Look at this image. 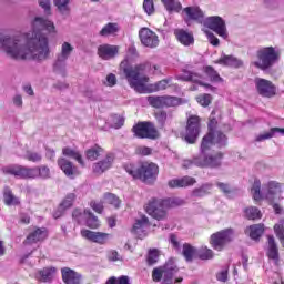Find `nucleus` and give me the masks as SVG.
Masks as SVG:
<instances>
[{
    "mask_svg": "<svg viewBox=\"0 0 284 284\" xmlns=\"http://www.w3.org/2000/svg\"><path fill=\"white\" fill-rule=\"evenodd\" d=\"M4 174L18 176V179H37V166L9 165L2 169Z\"/></svg>",
    "mask_w": 284,
    "mask_h": 284,
    "instance_id": "11",
    "label": "nucleus"
},
{
    "mask_svg": "<svg viewBox=\"0 0 284 284\" xmlns=\"http://www.w3.org/2000/svg\"><path fill=\"white\" fill-rule=\"evenodd\" d=\"M281 183L276 181H270L261 186V180H254L251 189V194L254 201H263L265 199L270 203L278 201L281 199Z\"/></svg>",
    "mask_w": 284,
    "mask_h": 284,
    "instance_id": "3",
    "label": "nucleus"
},
{
    "mask_svg": "<svg viewBox=\"0 0 284 284\" xmlns=\"http://www.w3.org/2000/svg\"><path fill=\"white\" fill-rule=\"evenodd\" d=\"M112 163H114V154L108 153L103 160L93 164V173L100 176V174H103V172L112 168Z\"/></svg>",
    "mask_w": 284,
    "mask_h": 284,
    "instance_id": "18",
    "label": "nucleus"
},
{
    "mask_svg": "<svg viewBox=\"0 0 284 284\" xmlns=\"http://www.w3.org/2000/svg\"><path fill=\"white\" fill-rule=\"evenodd\" d=\"M267 239H268L267 256L268 258L276 261L278 260V246L276 245V240H274L273 235H268Z\"/></svg>",
    "mask_w": 284,
    "mask_h": 284,
    "instance_id": "29",
    "label": "nucleus"
},
{
    "mask_svg": "<svg viewBox=\"0 0 284 284\" xmlns=\"http://www.w3.org/2000/svg\"><path fill=\"white\" fill-rule=\"evenodd\" d=\"M205 34L211 45H214L215 48L220 45L221 41L216 36H214V33H212V31H205Z\"/></svg>",
    "mask_w": 284,
    "mask_h": 284,
    "instance_id": "61",
    "label": "nucleus"
},
{
    "mask_svg": "<svg viewBox=\"0 0 284 284\" xmlns=\"http://www.w3.org/2000/svg\"><path fill=\"white\" fill-rule=\"evenodd\" d=\"M196 179L192 176H184L182 179H174L169 181V187H189V185H194Z\"/></svg>",
    "mask_w": 284,
    "mask_h": 284,
    "instance_id": "26",
    "label": "nucleus"
},
{
    "mask_svg": "<svg viewBox=\"0 0 284 284\" xmlns=\"http://www.w3.org/2000/svg\"><path fill=\"white\" fill-rule=\"evenodd\" d=\"M101 154H103V148H101L97 144L85 151V156H87L88 161H97V159H99V156H101Z\"/></svg>",
    "mask_w": 284,
    "mask_h": 284,
    "instance_id": "33",
    "label": "nucleus"
},
{
    "mask_svg": "<svg viewBox=\"0 0 284 284\" xmlns=\"http://www.w3.org/2000/svg\"><path fill=\"white\" fill-rule=\"evenodd\" d=\"M244 216L251 221H256V219H261V210L255 206H250L244 210Z\"/></svg>",
    "mask_w": 284,
    "mask_h": 284,
    "instance_id": "41",
    "label": "nucleus"
},
{
    "mask_svg": "<svg viewBox=\"0 0 284 284\" xmlns=\"http://www.w3.org/2000/svg\"><path fill=\"white\" fill-rule=\"evenodd\" d=\"M201 79H203V75L191 71V83H197L199 85H202L203 88H211V90H214V87L202 82Z\"/></svg>",
    "mask_w": 284,
    "mask_h": 284,
    "instance_id": "51",
    "label": "nucleus"
},
{
    "mask_svg": "<svg viewBox=\"0 0 284 284\" xmlns=\"http://www.w3.org/2000/svg\"><path fill=\"white\" fill-rule=\"evenodd\" d=\"M204 26L216 32L222 39H227V27L225 20L219 16L209 17L204 20Z\"/></svg>",
    "mask_w": 284,
    "mask_h": 284,
    "instance_id": "13",
    "label": "nucleus"
},
{
    "mask_svg": "<svg viewBox=\"0 0 284 284\" xmlns=\"http://www.w3.org/2000/svg\"><path fill=\"white\" fill-rule=\"evenodd\" d=\"M62 154L63 156L74 159L75 161H78V163H80V165H85V163L83 162V156L79 154V151H74L71 148H64L62 149Z\"/></svg>",
    "mask_w": 284,
    "mask_h": 284,
    "instance_id": "37",
    "label": "nucleus"
},
{
    "mask_svg": "<svg viewBox=\"0 0 284 284\" xmlns=\"http://www.w3.org/2000/svg\"><path fill=\"white\" fill-rule=\"evenodd\" d=\"M201 134V118L199 115H190L186 122L184 141L190 144L196 143V139Z\"/></svg>",
    "mask_w": 284,
    "mask_h": 284,
    "instance_id": "8",
    "label": "nucleus"
},
{
    "mask_svg": "<svg viewBox=\"0 0 284 284\" xmlns=\"http://www.w3.org/2000/svg\"><path fill=\"white\" fill-rule=\"evenodd\" d=\"M74 199H77V195L74 193H70L65 196L63 202L60 204L64 210H68V207H72V203H74Z\"/></svg>",
    "mask_w": 284,
    "mask_h": 284,
    "instance_id": "54",
    "label": "nucleus"
},
{
    "mask_svg": "<svg viewBox=\"0 0 284 284\" xmlns=\"http://www.w3.org/2000/svg\"><path fill=\"white\" fill-rule=\"evenodd\" d=\"M166 201V205H171V207H179V205H184L185 201L179 197H173L171 200H164Z\"/></svg>",
    "mask_w": 284,
    "mask_h": 284,
    "instance_id": "63",
    "label": "nucleus"
},
{
    "mask_svg": "<svg viewBox=\"0 0 284 284\" xmlns=\"http://www.w3.org/2000/svg\"><path fill=\"white\" fill-rule=\"evenodd\" d=\"M212 139L217 148H225L227 145V136L221 131L212 132Z\"/></svg>",
    "mask_w": 284,
    "mask_h": 284,
    "instance_id": "35",
    "label": "nucleus"
},
{
    "mask_svg": "<svg viewBox=\"0 0 284 284\" xmlns=\"http://www.w3.org/2000/svg\"><path fill=\"white\" fill-rule=\"evenodd\" d=\"M81 236L90 241L91 243H98V245H105L110 241V233L94 232L88 229L81 231Z\"/></svg>",
    "mask_w": 284,
    "mask_h": 284,
    "instance_id": "17",
    "label": "nucleus"
},
{
    "mask_svg": "<svg viewBox=\"0 0 284 284\" xmlns=\"http://www.w3.org/2000/svg\"><path fill=\"white\" fill-rule=\"evenodd\" d=\"M87 216L88 214H85V211L82 213L79 209H75L72 213V219L75 220L80 225L83 223V221H85Z\"/></svg>",
    "mask_w": 284,
    "mask_h": 284,
    "instance_id": "55",
    "label": "nucleus"
},
{
    "mask_svg": "<svg viewBox=\"0 0 284 284\" xmlns=\"http://www.w3.org/2000/svg\"><path fill=\"white\" fill-rule=\"evenodd\" d=\"M165 205H168V201L165 200H153L146 205V214L155 219V221H165L168 219Z\"/></svg>",
    "mask_w": 284,
    "mask_h": 284,
    "instance_id": "10",
    "label": "nucleus"
},
{
    "mask_svg": "<svg viewBox=\"0 0 284 284\" xmlns=\"http://www.w3.org/2000/svg\"><path fill=\"white\" fill-rule=\"evenodd\" d=\"M110 128H114V130H119L123 128V124L125 123V120L121 115H111L109 119Z\"/></svg>",
    "mask_w": 284,
    "mask_h": 284,
    "instance_id": "44",
    "label": "nucleus"
},
{
    "mask_svg": "<svg viewBox=\"0 0 284 284\" xmlns=\"http://www.w3.org/2000/svg\"><path fill=\"white\" fill-rule=\"evenodd\" d=\"M192 165H195L196 168H210V165H214V163L210 161V158H201L200 155L193 156V159L183 160L182 162V168H184V170L192 168Z\"/></svg>",
    "mask_w": 284,
    "mask_h": 284,
    "instance_id": "20",
    "label": "nucleus"
},
{
    "mask_svg": "<svg viewBox=\"0 0 284 284\" xmlns=\"http://www.w3.org/2000/svg\"><path fill=\"white\" fill-rule=\"evenodd\" d=\"M53 4L63 17L70 14V0H53Z\"/></svg>",
    "mask_w": 284,
    "mask_h": 284,
    "instance_id": "30",
    "label": "nucleus"
},
{
    "mask_svg": "<svg viewBox=\"0 0 284 284\" xmlns=\"http://www.w3.org/2000/svg\"><path fill=\"white\" fill-rule=\"evenodd\" d=\"M197 103H200V105H203V108H207V105L212 103V95L205 93L203 95L197 97Z\"/></svg>",
    "mask_w": 284,
    "mask_h": 284,
    "instance_id": "56",
    "label": "nucleus"
},
{
    "mask_svg": "<svg viewBox=\"0 0 284 284\" xmlns=\"http://www.w3.org/2000/svg\"><path fill=\"white\" fill-rule=\"evenodd\" d=\"M216 186L219 187V190H221V192H223V194H232V187L230 186V184L217 182Z\"/></svg>",
    "mask_w": 284,
    "mask_h": 284,
    "instance_id": "64",
    "label": "nucleus"
},
{
    "mask_svg": "<svg viewBox=\"0 0 284 284\" xmlns=\"http://www.w3.org/2000/svg\"><path fill=\"white\" fill-rule=\"evenodd\" d=\"M4 203L6 205H19V199L12 194V191L7 190L4 192Z\"/></svg>",
    "mask_w": 284,
    "mask_h": 284,
    "instance_id": "53",
    "label": "nucleus"
},
{
    "mask_svg": "<svg viewBox=\"0 0 284 284\" xmlns=\"http://www.w3.org/2000/svg\"><path fill=\"white\" fill-rule=\"evenodd\" d=\"M135 154H138V156H150V154H152V149L149 146H136Z\"/></svg>",
    "mask_w": 284,
    "mask_h": 284,
    "instance_id": "58",
    "label": "nucleus"
},
{
    "mask_svg": "<svg viewBox=\"0 0 284 284\" xmlns=\"http://www.w3.org/2000/svg\"><path fill=\"white\" fill-rule=\"evenodd\" d=\"M182 254L187 263L194 261V254H196V248L187 243L183 244Z\"/></svg>",
    "mask_w": 284,
    "mask_h": 284,
    "instance_id": "38",
    "label": "nucleus"
},
{
    "mask_svg": "<svg viewBox=\"0 0 284 284\" xmlns=\"http://www.w3.org/2000/svg\"><path fill=\"white\" fill-rule=\"evenodd\" d=\"M39 6L44 10V14H52V4L50 3V0H39Z\"/></svg>",
    "mask_w": 284,
    "mask_h": 284,
    "instance_id": "57",
    "label": "nucleus"
},
{
    "mask_svg": "<svg viewBox=\"0 0 284 284\" xmlns=\"http://www.w3.org/2000/svg\"><path fill=\"white\" fill-rule=\"evenodd\" d=\"M146 263L148 265H156L159 263V250L152 248L149 251Z\"/></svg>",
    "mask_w": 284,
    "mask_h": 284,
    "instance_id": "50",
    "label": "nucleus"
},
{
    "mask_svg": "<svg viewBox=\"0 0 284 284\" xmlns=\"http://www.w3.org/2000/svg\"><path fill=\"white\" fill-rule=\"evenodd\" d=\"M37 179H50V168L48 165L36 166Z\"/></svg>",
    "mask_w": 284,
    "mask_h": 284,
    "instance_id": "52",
    "label": "nucleus"
},
{
    "mask_svg": "<svg viewBox=\"0 0 284 284\" xmlns=\"http://www.w3.org/2000/svg\"><path fill=\"white\" fill-rule=\"evenodd\" d=\"M178 81H192V71H187V69L182 70V74L176 75Z\"/></svg>",
    "mask_w": 284,
    "mask_h": 284,
    "instance_id": "59",
    "label": "nucleus"
},
{
    "mask_svg": "<svg viewBox=\"0 0 284 284\" xmlns=\"http://www.w3.org/2000/svg\"><path fill=\"white\" fill-rule=\"evenodd\" d=\"M276 133L284 135V129L272 128L270 130V132H264V133H261L260 135H257L255 138V141H257V143H261L262 141H267V139H272L274 136V134H276Z\"/></svg>",
    "mask_w": 284,
    "mask_h": 284,
    "instance_id": "31",
    "label": "nucleus"
},
{
    "mask_svg": "<svg viewBox=\"0 0 284 284\" xmlns=\"http://www.w3.org/2000/svg\"><path fill=\"white\" fill-rule=\"evenodd\" d=\"M120 70H122L130 88L140 94L165 90L168 85L172 83V79H164L154 84H151L149 90L146 83L150 81V78L143 73L145 72V64H136L135 67H130L128 64V60H124L120 64Z\"/></svg>",
    "mask_w": 284,
    "mask_h": 284,
    "instance_id": "2",
    "label": "nucleus"
},
{
    "mask_svg": "<svg viewBox=\"0 0 284 284\" xmlns=\"http://www.w3.org/2000/svg\"><path fill=\"white\" fill-rule=\"evenodd\" d=\"M162 3L168 12H181V9L183 8L181 2H178L176 0H162Z\"/></svg>",
    "mask_w": 284,
    "mask_h": 284,
    "instance_id": "40",
    "label": "nucleus"
},
{
    "mask_svg": "<svg viewBox=\"0 0 284 284\" xmlns=\"http://www.w3.org/2000/svg\"><path fill=\"white\" fill-rule=\"evenodd\" d=\"M255 88L260 97H265L266 99H272L276 95V87L272 81L265 80L263 78L255 79Z\"/></svg>",
    "mask_w": 284,
    "mask_h": 284,
    "instance_id": "15",
    "label": "nucleus"
},
{
    "mask_svg": "<svg viewBox=\"0 0 284 284\" xmlns=\"http://www.w3.org/2000/svg\"><path fill=\"white\" fill-rule=\"evenodd\" d=\"M181 105V99L172 95H164V108H176Z\"/></svg>",
    "mask_w": 284,
    "mask_h": 284,
    "instance_id": "49",
    "label": "nucleus"
},
{
    "mask_svg": "<svg viewBox=\"0 0 284 284\" xmlns=\"http://www.w3.org/2000/svg\"><path fill=\"white\" fill-rule=\"evenodd\" d=\"M155 119L160 125H165V121H168V113L165 111L156 112Z\"/></svg>",
    "mask_w": 284,
    "mask_h": 284,
    "instance_id": "62",
    "label": "nucleus"
},
{
    "mask_svg": "<svg viewBox=\"0 0 284 284\" xmlns=\"http://www.w3.org/2000/svg\"><path fill=\"white\" fill-rule=\"evenodd\" d=\"M74 51V47L70 42H63L61 47V52L58 54L57 61L53 65L54 72L63 73L65 72V61L70 59V54Z\"/></svg>",
    "mask_w": 284,
    "mask_h": 284,
    "instance_id": "14",
    "label": "nucleus"
},
{
    "mask_svg": "<svg viewBox=\"0 0 284 284\" xmlns=\"http://www.w3.org/2000/svg\"><path fill=\"white\" fill-rule=\"evenodd\" d=\"M176 274H179V266L174 258H170L164 265L153 268L152 281L161 284L183 283V277L174 278Z\"/></svg>",
    "mask_w": 284,
    "mask_h": 284,
    "instance_id": "4",
    "label": "nucleus"
},
{
    "mask_svg": "<svg viewBox=\"0 0 284 284\" xmlns=\"http://www.w3.org/2000/svg\"><path fill=\"white\" fill-rule=\"evenodd\" d=\"M84 214H87V227H90L91 230H97L98 227L101 226L99 217L91 213L90 210H84Z\"/></svg>",
    "mask_w": 284,
    "mask_h": 284,
    "instance_id": "32",
    "label": "nucleus"
},
{
    "mask_svg": "<svg viewBox=\"0 0 284 284\" xmlns=\"http://www.w3.org/2000/svg\"><path fill=\"white\" fill-rule=\"evenodd\" d=\"M57 272V268L54 267H47L41 271H39L37 278L41 283H50L52 281V277L54 276V273Z\"/></svg>",
    "mask_w": 284,
    "mask_h": 284,
    "instance_id": "27",
    "label": "nucleus"
},
{
    "mask_svg": "<svg viewBox=\"0 0 284 284\" xmlns=\"http://www.w3.org/2000/svg\"><path fill=\"white\" fill-rule=\"evenodd\" d=\"M64 284H81L83 276L72 268L64 267L61 270Z\"/></svg>",
    "mask_w": 284,
    "mask_h": 284,
    "instance_id": "21",
    "label": "nucleus"
},
{
    "mask_svg": "<svg viewBox=\"0 0 284 284\" xmlns=\"http://www.w3.org/2000/svg\"><path fill=\"white\" fill-rule=\"evenodd\" d=\"M234 240V231L232 229H225L211 235V244L217 252L223 251L225 245L232 243Z\"/></svg>",
    "mask_w": 284,
    "mask_h": 284,
    "instance_id": "9",
    "label": "nucleus"
},
{
    "mask_svg": "<svg viewBox=\"0 0 284 284\" xmlns=\"http://www.w3.org/2000/svg\"><path fill=\"white\" fill-rule=\"evenodd\" d=\"M119 32V26L116 23L109 22L100 31V37H110V34H115Z\"/></svg>",
    "mask_w": 284,
    "mask_h": 284,
    "instance_id": "42",
    "label": "nucleus"
},
{
    "mask_svg": "<svg viewBox=\"0 0 284 284\" xmlns=\"http://www.w3.org/2000/svg\"><path fill=\"white\" fill-rule=\"evenodd\" d=\"M204 72L206 77H209L210 81H212L213 83H222L223 78H221L219 72L214 70L212 67H205Z\"/></svg>",
    "mask_w": 284,
    "mask_h": 284,
    "instance_id": "39",
    "label": "nucleus"
},
{
    "mask_svg": "<svg viewBox=\"0 0 284 284\" xmlns=\"http://www.w3.org/2000/svg\"><path fill=\"white\" fill-rule=\"evenodd\" d=\"M45 239H48V231L45 229H36L27 236L24 243L32 245V243H39L40 241H45Z\"/></svg>",
    "mask_w": 284,
    "mask_h": 284,
    "instance_id": "22",
    "label": "nucleus"
},
{
    "mask_svg": "<svg viewBox=\"0 0 284 284\" xmlns=\"http://www.w3.org/2000/svg\"><path fill=\"white\" fill-rule=\"evenodd\" d=\"M184 12L189 19H192L193 21H203L204 14L199 7H186L184 8Z\"/></svg>",
    "mask_w": 284,
    "mask_h": 284,
    "instance_id": "28",
    "label": "nucleus"
},
{
    "mask_svg": "<svg viewBox=\"0 0 284 284\" xmlns=\"http://www.w3.org/2000/svg\"><path fill=\"white\" fill-rule=\"evenodd\" d=\"M212 145L214 144V140L212 138V131H210L206 135L203 136L201 146H200V154L201 159H210L209 162L214 163V165H209V168H221L223 163V153L219 152L215 154H207L210 150H212Z\"/></svg>",
    "mask_w": 284,
    "mask_h": 284,
    "instance_id": "6",
    "label": "nucleus"
},
{
    "mask_svg": "<svg viewBox=\"0 0 284 284\" xmlns=\"http://www.w3.org/2000/svg\"><path fill=\"white\" fill-rule=\"evenodd\" d=\"M264 231L265 229L263 227V224H255L248 227L250 237L253 241H258V239H261V236L263 235Z\"/></svg>",
    "mask_w": 284,
    "mask_h": 284,
    "instance_id": "36",
    "label": "nucleus"
},
{
    "mask_svg": "<svg viewBox=\"0 0 284 284\" xmlns=\"http://www.w3.org/2000/svg\"><path fill=\"white\" fill-rule=\"evenodd\" d=\"M119 54V47L112 44H101L98 47V55L103 61H110V59H114Z\"/></svg>",
    "mask_w": 284,
    "mask_h": 284,
    "instance_id": "19",
    "label": "nucleus"
},
{
    "mask_svg": "<svg viewBox=\"0 0 284 284\" xmlns=\"http://www.w3.org/2000/svg\"><path fill=\"white\" fill-rule=\"evenodd\" d=\"M150 225V220L148 219V216L142 215L140 219H138L133 225V232L135 234H139L141 232H143V230H145V227H148Z\"/></svg>",
    "mask_w": 284,
    "mask_h": 284,
    "instance_id": "34",
    "label": "nucleus"
},
{
    "mask_svg": "<svg viewBox=\"0 0 284 284\" xmlns=\"http://www.w3.org/2000/svg\"><path fill=\"white\" fill-rule=\"evenodd\" d=\"M32 26L31 36L30 33H20L11 37L0 33V50L16 61H45L49 59L50 42L43 31L57 34L54 22L43 17H36Z\"/></svg>",
    "mask_w": 284,
    "mask_h": 284,
    "instance_id": "1",
    "label": "nucleus"
},
{
    "mask_svg": "<svg viewBox=\"0 0 284 284\" xmlns=\"http://www.w3.org/2000/svg\"><path fill=\"white\" fill-rule=\"evenodd\" d=\"M139 39L144 48H159V36L150 28L140 29Z\"/></svg>",
    "mask_w": 284,
    "mask_h": 284,
    "instance_id": "16",
    "label": "nucleus"
},
{
    "mask_svg": "<svg viewBox=\"0 0 284 284\" xmlns=\"http://www.w3.org/2000/svg\"><path fill=\"white\" fill-rule=\"evenodd\" d=\"M58 165L64 172L65 176H69L70 179H74V175L77 174V166L72 164L68 159L60 158L58 160Z\"/></svg>",
    "mask_w": 284,
    "mask_h": 284,
    "instance_id": "23",
    "label": "nucleus"
},
{
    "mask_svg": "<svg viewBox=\"0 0 284 284\" xmlns=\"http://www.w3.org/2000/svg\"><path fill=\"white\" fill-rule=\"evenodd\" d=\"M197 256L201 261H210L211 258H214V252L206 246H202L197 252Z\"/></svg>",
    "mask_w": 284,
    "mask_h": 284,
    "instance_id": "45",
    "label": "nucleus"
},
{
    "mask_svg": "<svg viewBox=\"0 0 284 284\" xmlns=\"http://www.w3.org/2000/svg\"><path fill=\"white\" fill-rule=\"evenodd\" d=\"M215 63L229 68H243V60H239V58H235L234 55H223Z\"/></svg>",
    "mask_w": 284,
    "mask_h": 284,
    "instance_id": "25",
    "label": "nucleus"
},
{
    "mask_svg": "<svg viewBox=\"0 0 284 284\" xmlns=\"http://www.w3.org/2000/svg\"><path fill=\"white\" fill-rule=\"evenodd\" d=\"M24 159L27 161H30L31 163H41V161L43 160V155H41V153L39 152L27 151Z\"/></svg>",
    "mask_w": 284,
    "mask_h": 284,
    "instance_id": "46",
    "label": "nucleus"
},
{
    "mask_svg": "<svg viewBox=\"0 0 284 284\" xmlns=\"http://www.w3.org/2000/svg\"><path fill=\"white\" fill-rule=\"evenodd\" d=\"M104 201L105 203H109V205H113L115 209L121 206V200H119V197L112 193H105Z\"/></svg>",
    "mask_w": 284,
    "mask_h": 284,
    "instance_id": "48",
    "label": "nucleus"
},
{
    "mask_svg": "<svg viewBox=\"0 0 284 284\" xmlns=\"http://www.w3.org/2000/svg\"><path fill=\"white\" fill-rule=\"evenodd\" d=\"M143 9L146 14H154V0H144Z\"/></svg>",
    "mask_w": 284,
    "mask_h": 284,
    "instance_id": "60",
    "label": "nucleus"
},
{
    "mask_svg": "<svg viewBox=\"0 0 284 284\" xmlns=\"http://www.w3.org/2000/svg\"><path fill=\"white\" fill-rule=\"evenodd\" d=\"M125 171L133 176V179H140L144 183H152L159 174V166L154 163H143L140 168L128 164L125 165Z\"/></svg>",
    "mask_w": 284,
    "mask_h": 284,
    "instance_id": "5",
    "label": "nucleus"
},
{
    "mask_svg": "<svg viewBox=\"0 0 284 284\" xmlns=\"http://www.w3.org/2000/svg\"><path fill=\"white\" fill-rule=\"evenodd\" d=\"M211 187H212V185L204 184L201 187L193 190L192 191V196H195L197 199L206 196V194H209V190H211Z\"/></svg>",
    "mask_w": 284,
    "mask_h": 284,
    "instance_id": "47",
    "label": "nucleus"
},
{
    "mask_svg": "<svg viewBox=\"0 0 284 284\" xmlns=\"http://www.w3.org/2000/svg\"><path fill=\"white\" fill-rule=\"evenodd\" d=\"M257 59L258 61L254 62L255 68L270 70L281 59V52L276 51L274 47H265L257 51Z\"/></svg>",
    "mask_w": 284,
    "mask_h": 284,
    "instance_id": "7",
    "label": "nucleus"
},
{
    "mask_svg": "<svg viewBox=\"0 0 284 284\" xmlns=\"http://www.w3.org/2000/svg\"><path fill=\"white\" fill-rule=\"evenodd\" d=\"M175 38L182 45L189 47L194 43V36L184 29H175L174 30Z\"/></svg>",
    "mask_w": 284,
    "mask_h": 284,
    "instance_id": "24",
    "label": "nucleus"
},
{
    "mask_svg": "<svg viewBox=\"0 0 284 284\" xmlns=\"http://www.w3.org/2000/svg\"><path fill=\"white\" fill-rule=\"evenodd\" d=\"M148 102L152 105V108H164V95H150L148 97Z\"/></svg>",
    "mask_w": 284,
    "mask_h": 284,
    "instance_id": "43",
    "label": "nucleus"
},
{
    "mask_svg": "<svg viewBox=\"0 0 284 284\" xmlns=\"http://www.w3.org/2000/svg\"><path fill=\"white\" fill-rule=\"evenodd\" d=\"M132 132L138 136V139H159V131L154 128L151 122H140L135 124Z\"/></svg>",
    "mask_w": 284,
    "mask_h": 284,
    "instance_id": "12",
    "label": "nucleus"
}]
</instances>
